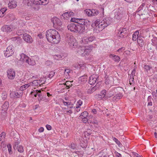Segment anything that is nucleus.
<instances>
[{"mask_svg":"<svg viewBox=\"0 0 157 157\" xmlns=\"http://www.w3.org/2000/svg\"><path fill=\"white\" fill-rule=\"evenodd\" d=\"M48 41L52 44H57L60 40V37L58 32L56 30L50 29L46 33Z\"/></svg>","mask_w":157,"mask_h":157,"instance_id":"nucleus-1","label":"nucleus"},{"mask_svg":"<svg viewBox=\"0 0 157 157\" xmlns=\"http://www.w3.org/2000/svg\"><path fill=\"white\" fill-rule=\"evenodd\" d=\"M111 22L109 18H108L104 19L101 21L98 19L94 22L95 27L94 31L97 33H98L110 25Z\"/></svg>","mask_w":157,"mask_h":157,"instance_id":"nucleus-2","label":"nucleus"},{"mask_svg":"<svg viewBox=\"0 0 157 157\" xmlns=\"http://www.w3.org/2000/svg\"><path fill=\"white\" fill-rule=\"evenodd\" d=\"M66 41L71 48L77 47L78 42L73 36L68 34L66 38Z\"/></svg>","mask_w":157,"mask_h":157,"instance_id":"nucleus-3","label":"nucleus"},{"mask_svg":"<svg viewBox=\"0 0 157 157\" xmlns=\"http://www.w3.org/2000/svg\"><path fill=\"white\" fill-rule=\"evenodd\" d=\"M14 48L12 45H10L7 47L6 50L4 51V55L5 57H8L13 54Z\"/></svg>","mask_w":157,"mask_h":157,"instance_id":"nucleus-4","label":"nucleus"},{"mask_svg":"<svg viewBox=\"0 0 157 157\" xmlns=\"http://www.w3.org/2000/svg\"><path fill=\"white\" fill-rule=\"evenodd\" d=\"M15 29L12 25H6L3 26L1 28V30L3 32H10Z\"/></svg>","mask_w":157,"mask_h":157,"instance_id":"nucleus-5","label":"nucleus"},{"mask_svg":"<svg viewBox=\"0 0 157 157\" xmlns=\"http://www.w3.org/2000/svg\"><path fill=\"white\" fill-rule=\"evenodd\" d=\"M114 79L112 76L108 77L105 79V83L108 86V87H110L111 86L114 84Z\"/></svg>","mask_w":157,"mask_h":157,"instance_id":"nucleus-6","label":"nucleus"},{"mask_svg":"<svg viewBox=\"0 0 157 157\" xmlns=\"http://www.w3.org/2000/svg\"><path fill=\"white\" fill-rule=\"evenodd\" d=\"M98 76L95 75H91L89 78V83L91 85L94 84L97 82Z\"/></svg>","mask_w":157,"mask_h":157,"instance_id":"nucleus-7","label":"nucleus"},{"mask_svg":"<svg viewBox=\"0 0 157 157\" xmlns=\"http://www.w3.org/2000/svg\"><path fill=\"white\" fill-rule=\"evenodd\" d=\"M7 75L8 78L10 79L14 78L15 76V71L12 69H10L7 71Z\"/></svg>","mask_w":157,"mask_h":157,"instance_id":"nucleus-8","label":"nucleus"},{"mask_svg":"<svg viewBox=\"0 0 157 157\" xmlns=\"http://www.w3.org/2000/svg\"><path fill=\"white\" fill-rule=\"evenodd\" d=\"M31 94L32 96H34L35 97L38 96V100H41V91L40 90H33L31 93Z\"/></svg>","mask_w":157,"mask_h":157,"instance_id":"nucleus-9","label":"nucleus"},{"mask_svg":"<svg viewBox=\"0 0 157 157\" xmlns=\"http://www.w3.org/2000/svg\"><path fill=\"white\" fill-rule=\"evenodd\" d=\"M76 32L82 33L84 32L85 30V26L82 25H76Z\"/></svg>","mask_w":157,"mask_h":157,"instance_id":"nucleus-10","label":"nucleus"},{"mask_svg":"<svg viewBox=\"0 0 157 157\" xmlns=\"http://www.w3.org/2000/svg\"><path fill=\"white\" fill-rule=\"evenodd\" d=\"M23 38L24 40L28 43H31L33 41L32 37L28 34H24L23 36Z\"/></svg>","mask_w":157,"mask_h":157,"instance_id":"nucleus-11","label":"nucleus"},{"mask_svg":"<svg viewBox=\"0 0 157 157\" xmlns=\"http://www.w3.org/2000/svg\"><path fill=\"white\" fill-rule=\"evenodd\" d=\"M93 46L90 45L89 46H88L86 48H85L84 47L83 49L84 53L82 54V56H84L88 54L91 51L92 49L93 48Z\"/></svg>","mask_w":157,"mask_h":157,"instance_id":"nucleus-12","label":"nucleus"},{"mask_svg":"<svg viewBox=\"0 0 157 157\" xmlns=\"http://www.w3.org/2000/svg\"><path fill=\"white\" fill-rule=\"evenodd\" d=\"M20 61L23 63H26L27 60L29 59V57L23 53L20 54Z\"/></svg>","mask_w":157,"mask_h":157,"instance_id":"nucleus-13","label":"nucleus"},{"mask_svg":"<svg viewBox=\"0 0 157 157\" xmlns=\"http://www.w3.org/2000/svg\"><path fill=\"white\" fill-rule=\"evenodd\" d=\"M78 21V24L82 25L84 26H87V25L90 23V21L88 20L82 18H79Z\"/></svg>","mask_w":157,"mask_h":157,"instance_id":"nucleus-14","label":"nucleus"},{"mask_svg":"<svg viewBox=\"0 0 157 157\" xmlns=\"http://www.w3.org/2000/svg\"><path fill=\"white\" fill-rule=\"evenodd\" d=\"M122 14V12L120 9L117 10L114 13V17L116 19H119L121 17Z\"/></svg>","mask_w":157,"mask_h":157,"instance_id":"nucleus-15","label":"nucleus"},{"mask_svg":"<svg viewBox=\"0 0 157 157\" xmlns=\"http://www.w3.org/2000/svg\"><path fill=\"white\" fill-rule=\"evenodd\" d=\"M118 34L119 36L120 37H123L124 35L126 33L127 31L125 28H121L119 30Z\"/></svg>","mask_w":157,"mask_h":157,"instance_id":"nucleus-16","label":"nucleus"},{"mask_svg":"<svg viewBox=\"0 0 157 157\" xmlns=\"http://www.w3.org/2000/svg\"><path fill=\"white\" fill-rule=\"evenodd\" d=\"M17 6V2L15 1H11L8 4V6L10 9H13Z\"/></svg>","mask_w":157,"mask_h":157,"instance_id":"nucleus-17","label":"nucleus"},{"mask_svg":"<svg viewBox=\"0 0 157 157\" xmlns=\"http://www.w3.org/2000/svg\"><path fill=\"white\" fill-rule=\"evenodd\" d=\"M76 25L74 23L68 25V29L71 32H76Z\"/></svg>","mask_w":157,"mask_h":157,"instance_id":"nucleus-18","label":"nucleus"},{"mask_svg":"<svg viewBox=\"0 0 157 157\" xmlns=\"http://www.w3.org/2000/svg\"><path fill=\"white\" fill-rule=\"evenodd\" d=\"M109 56L112 60L115 62H118L120 60V57L118 56L111 54Z\"/></svg>","mask_w":157,"mask_h":157,"instance_id":"nucleus-19","label":"nucleus"},{"mask_svg":"<svg viewBox=\"0 0 157 157\" xmlns=\"http://www.w3.org/2000/svg\"><path fill=\"white\" fill-rule=\"evenodd\" d=\"M9 103L7 101L5 102L4 104L2 105V110L4 111H6L8 109L9 107Z\"/></svg>","mask_w":157,"mask_h":157,"instance_id":"nucleus-20","label":"nucleus"},{"mask_svg":"<svg viewBox=\"0 0 157 157\" xmlns=\"http://www.w3.org/2000/svg\"><path fill=\"white\" fill-rule=\"evenodd\" d=\"M139 32L138 31H136L132 35V40H138L139 37H140V36H138Z\"/></svg>","mask_w":157,"mask_h":157,"instance_id":"nucleus-21","label":"nucleus"},{"mask_svg":"<svg viewBox=\"0 0 157 157\" xmlns=\"http://www.w3.org/2000/svg\"><path fill=\"white\" fill-rule=\"evenodd\" d=\"M52 21L53 25H56L59 24V22L60 20L58 18L55 17L52 18Z\"/></svg>","mask_w":157,"mask_h":157,"instance_id":"nucleus-22","label":"nucleus"},{"mask_svg":"<svg viewBox=\"0 0 157 157\" xmlns=\"http://www.w3.org/2000/svg\"><path fill=\"white\" fill-rule=\"evenodd\" d=\"M26 63H28L30 65L32 66L34 65L36 63L35 61L33 59H30L29 58V59L27 60Z\"/></svg>","mask_w":157,"mask_h":157,"instance_id":"nucleus-23","label":"nucleus"},{"mask_svg":"<svg viewBox=\"0 0 157 157\" xmlns=\"http://www.w3.org/2000/svg\"><path fill=\"white\" fill-rule=\"evenodd\" d=\"M137 42L139 45L142 47L144 44V41L143 40L141 37L140 36L139 37L138 39L137 40Z\"/></svg>","mask_w":157,"mask_h":157,"instance_id":"nucleus-24","label":"nucleus"},{"mask_svg":"<svg viewBox=\"0 0 157 157\" xmlns=\"http://www.w3.org/2000/svg\"><path fill=\"white\" fill-rule=\"evenodd\" d=\"M73 81H67L65 83H63V84L64 86H66L67 89H68L70 88V87L71 86H72V82Z\"/></svg>","mask_w":157,"mask_h":157,"instance_id":"nucleus-25","label":"nucleus"},{"mask_svg":"<svg viewBox=\"0 0 157 157\" xmlns=\"http://www.w3.org/2000/svg\"><path fill=\"white\" fill-rule=\"evenodd\" d=\"M30 86H32L31 82H30L27 84H25L21 86L20 89L21 90H24L26 89H27L28 87Z\"/></svg>","mask_w":157,"mask_h":157,"instance_id":"nucleus-26","label":"nucleus"},{"mask_svg":"<svg viewBox=\"0 0 157 157\" xmlns=\"http://www.w3.org/2000/svg\"><path fill=\"white\" fill-rule=\"evenodd\" d=\"M40 81L39 80H34L33 82H31L32 86H36L38 85H40Z\"/></svg>","mask_w":157,"mask_h":157,"instance_id":"nucleus-27","label":"nucleus"},{"mask_svg":"<svg viewBox=\"0 0 157 157\" xmlns=\"http://www.w3.org/2000/svg\"><path fill=\"white\" fill-rule=\"evenodd\" d=\"M84 48V47H80L78 48L77 52L79 55H80L82 56V52H83Z\"/></svg>","mask_w":157,"mask_h":157,"instance_id":"nucleus-28","label":"nucleus"},{"mask_svg":"<svg viewBox=\"0 0 157 157\" xmlns=\"http://www.w3.org/2000/svg\"><path fill=\"white\" fill-rule=\"evenodd\" d=\"M106 94V90H102L100 96L101 98H104V97L107 98L105 96Z\"/></svg>","mask_w":157,"mask_h":157,"instance_id":"nucleus-29","label":"nucleus"},{"mask_svg":"<svg viewBox=\"0 0 157 157\" xmlns=\"http://www.w3.org/2000/svg\"><path fill=\"white\" fill-rule=\"evenodd\" d=\"M70 70L69 69H65L64 74L65 75H66L67 77V78L69 77V73L70 72Z\"/></svg>","mask_w":157,"mask_h":157,"instance_id":"nucleus-30","label":"nucleus"},{"mask_svg":"<svg viewBox=\"0 0 157 157\" xmlns=\"http://www.w3.org/2000/svg\"><path fill=\"white\" fill-rule=\"evenodd\" d=\"M91 13L92 16H95L97 15L99 13V12L97 10L92 9H91Z\"/></svg>","mask_w":157,"mask_h":157,"instance_id":"nucleus-31","label":"nucleus"},{"mask_svg":"<svg viewBox=\"0 0 157 157\" xmlns=\"http://www.w3.org/2000/svg\"><path fill=\"white\" fill-rule=\"evenodd\" d=\"M96 90V87L94 86V87L89 89L88 90L87 92L88 94H91L94 92Z\"/></svg>","mask_w":157,"mask_h":157,"instance_id":"nucleus-32","label":"nucleus"},{"mask_svg":"<svg viewBox=\"0 0 157 157\" xmlns=\"http://www.w3.org/2000/svg\"><path fill=\"white\" fill-rule=\"evenodd\" d=\"M40 5H45L49 2V0H40Z\"/></svg>","mask_w":157,"mask_h":157,"instance_id":"nucleus-33","label":"nucleus"},{"mask_svg":"<svg viewBox=\"0 0 157 157\" xmlns=\"http://www.w3.org/2000/svg\"><path fill=\"white\" fill-rule=\"evenodd\" d=\"M86 14L88 16H92L91 10L90 9H86L85 10Z\"/></svg>","mask_w":157,"mask_h":157,"instance_id":"nucleus-34","label":"nucleus"},{"mask_svg":"<svg viewBox=\"0 0 157 157\" xmlns=\"http://www.w3.org/2000/svg\"><path fill=\"white\" fill-rule=\"evenodd\" d=\"M7 147L8 148V151L9 153L11 154L12 153V146L10 144H9L7 145Z\"/></svg>","mask_w":157,"mask_h":157,"instance_id":"nucleus-35","label":"nucleus"},{"mask_svg":"<svg viewBox=\"0 0 157 157\" xmlns=\"http://www.w3.org/2000/svg\"><path fill=\"white\" fill-rule=\"evenodd\" d=\"M148 50L150 52H151L154 53L155 51L154 49V45H149V46H148Z\"/></svg>","mask_w":157,"mask_h":157,"instance_id":"nucleus-36","label":"nucleus"},{"mask_svg":"<svg viewBox=\"0 0 157 157\" xmlns=\"http://www.w3.org/2000/svg\"><path fill=\"white\" fill-rule=\"evenodd\" d=\"M82 41L84 44H86L89 42L88 39V37L86 36L84 37L82 40Z\"/></svg>","mask_w":157,"mask_h":157,"instance_id":"nucleus-37","label":"nucleus"},{"mask_svg":"<svg viewBox=\"0 0 157 157\" xmlns=\"http://www.w3.org/2000/svg\"><path fill=\"white\" fill-rule=\"evenodd\" d=\"M6 134L5 132H2L1 134H0V141H2L4 140Z\"/></svg>","mask_w":157,"mask_h":157,"instance_id":"nucleus-38","label":"nucleus"},{"mask_svg":"<svg viewBox=\"0 0 157 157\" xmlns=\"http://www.w3.org/2000/svg\"><path fill=\"white\" fill-rule=\"evenodd\" d=\"M17 149L18 151L20 153L23 152L24 151L23 147L21 145H19Z\"/></svg>","mask_w":157,"mask_h":157,"instance_id":"nucleus-39","label":"nucleus"},{"mask_svg":"<svg viewBox=\"0 0 157 157\" xmlns=\"http://www.w3.org/2000/svg\"><path fill=\"white\" fill-rule=\"evenodd\" d=\"M80 80L81 81L83 82V83L86 82L87 81V78L86 76H83L80 77Z\"/></svg>","mask_w":157,"mask_h":157,"instance_id":"nucleus-40","label":"nucleus"},{"mask_svg":"<svg viewBox=\"0 0 157 157\" xmlns=\"http://www.w3.org/2000/svg\"><path fill=\"white\" fill-rule=\"evenodd\" d=\"M39 81H40V86L41 85L45 83L46 81V78H41L39 80Z\"/></svg>","mask_w":157,"mask_h":157,"instance_id":"nucleus-41","label":"nucleus"},{"mask_svg":"<svg viewBox=\"0 0 157 157\" xmlns=\"http://www.w3.org/2000/svg\"><path fill=\"white\" fill-rule=\"evenodd\" d=\"M113 140L116 142V143L118 145V146L121 147V144L120 141L116 138L115 137L113 138Z\"/></svg>","mask_w":157,"mask_h":157,"instance_id":"nucleus-42","label":"nucleus"},{"mask_svg":"<svg viewBox=\"0 0 157 157\" xmlns=\"http://www.w3.org/2000/svg\"><path fill=\"white\" fill-rule=\"evenodd\" d=\"M152 68V67L149 65H146L144 66L145 71L148 72V71Z\"/></svg>","mask_w":157,"mask_h":157,"instance_id":"nucleus-43","label":"nucleus"},{"mask_svg":"<svg viewBox=\"0 0 157 157\" xmlns=\"http://www.w3.org/2000/svg\"><path fill=\"white\" fill-rule=\"evenodd\" d=\"M20 143V142L19 141L17 140H16V141H15L14 143V144L13 146V147L14 149H17V147H18V144Z\"/></svg>","mask_w":157,"mask_h":157,"instance_id":"nucleus-44","label":"nucleus"},{"mask_svg":"<svg viewBox=\"0 0 157 157\" xmlns=\"http://www.w3.org/2000/svg\"><path fill=\"white\" fill-rule=\"evenodd\" d=\"M62 56L60 55H57L54 56V58L57 60H60Z\"/></svg>","mask_w":157,"mask_h":157,"instance_id":"nucleus-45","label":"nucleus"},{"mask_svg":"<svg viewBox=\"0 0 157 157\" xmlns=\"http://www.w3.org/2000/svg\"><path fill=\"white\" fill-rule=\"evenodd\" d=\"M14 95L16 97L20 98L22 96V93L21 92H16L15 93Z\"/></svg>","mask_w":157,"mask_h":157,"instance_id":"nucleus-46","label":"nucleus"},{"mask_svg":"<svg viewBox=\"0 0 157 157\" xmlns=\"http://www.w3.org/2000/svg\"><path fill=\"white\" fill-rule=\"evenodd\" d=\"M88 114V113L87 111H84L80 115V116L82 117H86Z\"/></svg>","mask_w":157,"mask_h":157,"instance_id":"nucleus-47","label":"nucleus"},{"mask_svg":"<svg viewBox=\"0 0 157 157\" xmlns=\"http://www.w3.org/2000/svg\"><path fill=\"white\" fill-rule=\"evenodd\" d=\"M31 2H32L33 4L40 5V0H31Z\"/></svg>","mask_w":157,"mask_h":157,"instance_id":"nucleus-48","label":"nucleus"},{"mask_svg":"<svg viewBox=\"0 0 157 157\" xmlns=\"http://www.w3.org/2000/svg\"><path fill=\"white\" fill-rule=\"evenodd\" d=\"M78 19L79 18H76L75 17L72 18L71 19V21L78 23Z\"/></svg>","mask_w":157,"mask_h":157,"instance_id":"nucleus-49","label":"nucleus"},{"mask_svg":"<svg viewBox=\"0 0 157 157\" xmlns=\"http://www.w3.org/2000/svg\"><path fill=\"white\" fill-rule=\"evenodd\" d=\"M145 4L144 3H143L138 8L137 10V12H139L141 10H143V7L144 6Z\"/></svg>","mask_w":157,"mask_h":157,"instance_id":"nucleus-50","label":"nucleus"},{"mask_svg":"<svg viewBox=\"0 0 157 157\" xmlns=\"http://www.w3.org/2000/svg\"><path fill=\"white\" fill-rule=\"evenodd\" d=\"M95 39V38L93 36H90L88 37V40L89 42H91L93 41Z\"/></svg>","mask_w":157,"mask_h":157,"instance_id":"nucleus-51","label":"nucleus"},{"mask_svg":"<svg viewBox=\"0 0 157 157\" xmlns=\"http://www.w3.org/2000/svg\"><path fill=\"white\" fill-rule=\"evenodd\" d=\"M19 24L20 27H23L25 25V23L22 20L19 21Z\"/></svg>","mask_w":157,"mask_h":157,"instance_id":"nucleus-52","label":"nucleus"},{"mask_svg":"<svg viewBox=\"0 0 157 157\" xmlns=\"http://www.w3.org/2000/svg\"><path fill=\"white\" fill-rule=\"evenodd\" d=\"M62 16L64 18L66 19L67 18H68L69 17V15L68 14V12H65L62 14Z\"/></svg>","mask_w":157,"mask_h":157,"instance_id":"nucleus-53","label":"nucleus"},{"mask_svg":"<svg viewBox=\"0 0 157 157\" xmlns=\"http://www.w3.org/2000/svg\"><path fill=\"white\" fill-rule=\"evenodd\" d=\"M2 97L3 100H5L7 97V94L6 92L3 93L2 94Z\"/></svg>","mask_w":157,"mask_h":157,"instance_id":"nucleus-54","label":"nucleus"},{"mask_svg":"<svg viewBox=\"0 0 157 157\" xmlns=\"http://www.w3.org/2000/svg\"><path fill=\"white\" fill-rule=\"evenodd\" d=\"M136 73V70L135 69H134L132 71L131 75L130 76V78H133L135 76V74Z\"/></svg>","mask_w":157,"mask_h":157,"instance_id":"nucleus-55","label":"nucleus"},{"mask_svg":"<svg viewBox=\"0 0 157 157\" xmlns=\"http://www.w3.org/2000/svg\"><path fill=\"white\" fill-rule=\"evenodd\" d=\"M82 101L80 100H79L77 102V106H78V107H80L82 105Z\"/></svg>","mask_w":157,"mask_h":157,"instance_id":"nucleus-56","label":"nucleus"},{"mask_svg":"<svg viewBox=\"0 0 157 157\" xmlns=\"http://www.w3.org/2000/svg\"><path fill=\"white\" fill-rule=\"evenodd\" d=\"M55 74V72L54 71H51L50 72V73L48 75V77L49 78H52Z\"/></svg>","mask_w":157,"mask_h":157,"instance_id":"nucleus-57","label":"nucleus"},{"mask_svg":"<svg viewBox=\"0 0 157 157\" xmlns=\"http://www.w3.org/2000/svg\"><path fill=\"white\" fill-rule=\"evenodd\" d=\"M82 121L84 123H86L88 121L86 117H82Z\"/></svg>","mask_w":157,"mask_h":157,"instance_id":"nucleus-58","label":"nucleus"},{"mask_svg":"<svg viewBox=\"0 0 157 157\" xmlns=\"http://www.w3.org/2000/svg\"><path fill=\"white\" fill-rule=\"evenodd\" d=\"M105 74V76H108L110 74V71L109 70H106L104 71Z\"/></svg>","mask_w":157,"mask_h":157,"instance_id":"nucleus-59","label":"nucleus"},{"mask_svg":"<svg viewBox=\"0 0 157 157\" xmlns=\"http://www.w3.org/2000/svg\"><path fill=\"white\" fill-rule=\"evenodd\" d=\"M116 95L117 96V97L118 99H121L123 96V95L122 94L119 93L117 94Z\"/></svg>","mask_w":157,"mask_h":157,"instance_id":"nucleus-60","label":"nucleus"},{"mask_svg":"<svg viewBox=\"0 0 157 157\" xmlns=\"http://www.w3.org/2000/svg\"><path fill=\"white\" fill-rule=\"evenodd\" d=\"M31 1V0H28L27 3L28 6H31L33 3Z\"/></svg>","mask_w":157,"mask_h":157,"instance_id":"nucleus-61","label":"nucleus"},{"mask_svg":"<svg viewBox=\"0 0 157 157\" xmlns=\"http://www.w3.org/2000/svg\"><path fill=\"white\" fill-rule=\"evenodd\" d=\"M46 127L47 129L48 130H50L52 129V127L50 125L47 124L46 126Z\"/></svg>","mask_w":157,"mask_h":157,"instance_id":"nucleus-62","label":"nucleus"},{"mask_svg":"<svg viewBox=\"0 0 157 157\" xmlns=\"http://www.w3.org/2000/svg\"><path fill=\"white\" fill-rule=\"evenodd\" d=\"M68 15H69V17L70 18V17L73 16L74 15V13L72 12H67Z\"/></svg>","mask_w":157,"mask_h":157,"instance_id":"nucleus-63","label":"nucleus"},{"mask_svg":"<svg viewBox=\"0 0 157 157\" xmlns=\"http://www.w3.org/2000/svg\"><path fill=\"white\" fill-rule=\"evenodd\" d=\"M44 128L42 127H41L38 129V131L40 132H44Z\"/></svg>","mask_w":157,"mask_h":157,"instance_id":"nucleus-64","label":"nucleus"}]
</instances>
